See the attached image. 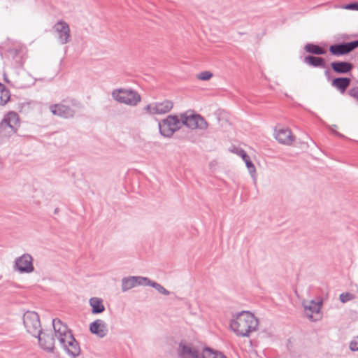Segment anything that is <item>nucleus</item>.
Returning <instances> with one entry per match:
<instances>
[{
    "mask_svg": "<svg viewBox=\"0 0 358 358\" xmlns=\"http://www.w3.org/2000/svg\"><path fill=\"white\" fill-rule=\"evenodd\" d=\"M343 8L346 10H358V3H352L346 4L343 6Z\"/></svg>",
    "mask_w": 358,
    "mask_h": 358,
    "instance_id": "obj_31",
    "label": "nucleus"
},
{
    "mask_svg": "<svg viewBox=\"0 0 358 358\" xmlns=\"http://www.w3.org/2000/svg\"><path fill=\"white\" fill-rule=\"evenodd\" d=\"M89 305L91 307V313L93 315L101 314L105 311L103 300L101 298L94 296L89 299Z\"/></svg>",
    "mask_w": 358,
    "mask_h": 358,
    "instance_id": "obj_18",
    "label": "nucleus"
},
{
    "mask_svg": "<svg viewBox=\"0 0 358 358\" xmlns=\"http://www.w3.org/2000/svg\"><path fill=\"white\" fill-rule=\"evenodd\" d=\"M302 305L304 308L305 314L309 320H317V318H313V315L320 313L322 302L319 300H303Z\"/></svg>",
    "mask_w": 358,
    "mask_h": 358,
    "instance_id": "obj_14",
    "label": "nucleus"
},
{
    "mask_svg": "<svg viewBox=\"0 0 358 358\" xmlns=\"http://www.w3.org/2000/svg\"><path fill=\"white\" fill-rule=\"evenodd\" d=\"M339 298L342 303H345L351 299V296L348 293H343L340 295Z\"/></svg>",
    "mask_w": 358,
    "mask_h": 358,
    "instance_id": "obj_32",
    "label": "nucleus"
},
{
    "mask_svg": "<svg viewBox=\"0 0 358 358\" xmlns=\"http://www.w3.org/2000/svg\"><path fill=\"white\" fill-rule=\"evenodd\" d=\"M149 278L143 276H128L121 280V289L123 292H127L138 286H146Z\"/></svg>",
    "mask_w": 358,
    "mask_h": 358,
    "instance_id": "obj_12",
    "label": "nucleus"
},
{
    "mask_svg": "<svg viewBox=\"0 0 358 358\" xmlns=\"http://www.w3.org/2000/svg\"><path fill=\"white\" fill-rule=\"evenodd\" d=\"M350 79L346 78H336L332 81V85L338 90L343 92L350 84Z\"/></svg>",
    "mask_w": 358,
    "mask_h": 358,
    "instance_id": "obj_21",
    "label": "nucleus"
},
{
    "mask_svg": "<svg viewBox=\"0 0 358 358\" xmlns=\"http://www.w3.org/2000/svg\"><path fill=\"white\" fill-rule=\"evenodd\" d=\"M3 76H4V80H5L6 82H8V80H7V78H6V74H4V75H3Z\"/></svg>",
    "mask_w": 358,
    "mask_h": 358,
    "instance_id": "obj_35",
    "label": "nucleus"
},
{
    "mask_svg": "<svg viewBox=\"0 0 358 358\" xmlns=\"http://www.w3.org/2000/svg\"><path fill=\"white\" fill-rule=\"evenodd\" d=\"M207 358H227L224 354L219 351H215L209 348Z\"/></svg>",
    "mask_w": 358,
    "mask_h": 358,
    "instance_id": "obj_28",
    "label": "nucleus"
},
{
    "mask_svg": "<svg viewBox=\"0 0 358 358\" xmlns=\"http://www.w3.org/2000/svg\"><path fill=\"white\" fill-rule=\"evenodd\" d=\"M90 331L98 338L105 337L108 331L107 324L101 319H97L90 324Z\"/></svg>",
    "mask_w": 358,
    "mask_h": 358,
    "instance_id": "obj_17",
    "label": "nucleus"
},
{
    "mask_svg": "<svg viewBox=\"0 0 358 358\" xmlns=\"http://www.w3.org/2000/svg\"><path fill=\"white\" fill-rule=\"evenodd\" d=\"M19 127L18 115L13 111L8 113L0 122V139H7L16 134Z\"/></svg>",
    "mask_w": 358,
    "mask_h": 358,
    "instance_id": "obj_4",
    "label": "nucleus"
},
{
    "mask_svg": "<svg viewBox=\"0 0 358 358\" xmlns=\"http://www.w3.org/2000/svg\"><path fill=\"white\" fill-rule=\"evenodd\" d=\"M356 46H330V51L333 55L340 56L349 53Z\"/></svg>",
    "mask_w": 358,
    "mask_h": 358,
    "instance_id": "obj_19",
    "label": "nucleus"
},
{
    "mask_svg": "<svg viewBox=\"0 0 358 358\" xmlns=\"http://www.w3.org/2000/svg\"><path fill=\"white\" fill-rule=\"evenodd\" d=\"M336 125H331L329 129L331 130V131L334 134H335L336 136H339V137H344V136L341 134H340L339 132L336 131Z\"/></svg>",
    "mask_w": 358,
    "mask_h": 358,
    "instance_id": "obj_34",
    "label": "nucleus"
},
{
    "mask_svg": "<svg viewBox=\"0 0 358 358\" xmlns=\"http://www.w3.org/2000/svg\"><path fill=\"white\" fill-rule=\"evenodd\" d=\"M182 124L192 130H206L208 124L206 120L199 114L185 113L181 114Z\"/></svg>",
    "mask_w": 358,
    "mask_h": 358,
    "instance_id": "obj_9",
    "label": "nucleus"
},
{
    "mask_svg": "<svg viewBox=\"0 0 358 358\" xmlns=\"http://www.w3.org/2000/svg\"><path fill=\"white\" fill-rule=\"evenodd\" d=\"M274 137L279 143L285 145H290L294 140L291 130L285 127H276Z\"/></svg>",
    "mask_w": 358,
    "mask_h": 358,
    "instance_id": "obj_15",
    "label": "nucleus"
},
{
    "mask_svg": "<svg viewBox=\"0 0 358 358\" xmlns=\"http://www.w3.org/2000/svg\"><path fill=\"white\" fill-rule=\"evenodd\" d=\"M245 166L248 169V171L251 176V178L253 179L254 182H255L257 180V171L256 168L254 165V164L252 162L250 156L248 155L247 158L243 159Z\"/></svg>",
    "mask_w": 358,
    "mask_h": 358,
    "instance_id": "obj_22",
    "label": "nucleus"
},
{
    "mask_svg": "<svg viewBox=\"0 0 358 358\" xmlns=\"http://www.w3.org/2000/svg\"><path fill=\"white\" fill-rule=\"evenodd\" d=\"M304 62L310 66L318 67L324 66V63L322 58L314 56H307L304 58Z\"/></svg>",
    "mask_w": 358,
    "mask_h": 358,
    "instance_id": "obj_23",
    "label": "nucleus"
},
{
    "mask_svg": "<svg viewBox=\"0 0 358 358\" xmlns=\"http://www.w3.org/2000/svg\"><path fill=\"white\" fill-rule=\"evenodd\" d=\"M350 349L352 351H358V336L354 337L350 343Z\"/></svg>",
    "mask_w": 358,
    "mask_h": 358,
    "instance_id": "obj_30",
    "label": "nucleus"
},
{
    "mask_svg": "<svg viewBox=\"0 0 358 358\" xmlns=\"http://www.w3.org/2000/svg\"><path fill=\"white\" fill-rule=\"evenodd\" d=\"M345 38L348 39V36H344Z\"/></svg>",
    "mask_w": 358,
    "mask_h": 358,
    "instance_id": "obj_36",
    "label": "nucleus"
},
{
    "mask_svg": "<svg viewBox=\"0 0 358 358\" xmlns=\"http://www.w3.org/2000/svg\"><path fill=\"white\" fill-rule=\"evenodd\" d=\"M196 77L200 80L206 81L210 80L213 77V73L208 71H202L196 74Z\"/></svg>",
    "mask_w": 358,
    "mask_h": 358,
    "instance_id": "obj_27",
    "label": "nucleus"
},
{
    "mask_svg": "<svg viewBox=\"0 0 358 358\" xmlns=\"http://www.w3.org/2000/svg\"><path fill=\"white\" fill-rule=\"evenodd\" d=\"M335 45H358V39L352 41H343L342 42H338Z\"/></svg>",
    "mask_w": 358,
    "mask_h": 358,
    "instance_id": "obj_33",
    "label": "nucleus"
},
{
    "mask_svg": "<svg viewBox=\"0 0 358 358\" xmlns=\"http://www.w3.org/2000/svg\"><path fill=\"white\" fill-rule=\"evenodd\" d=\"M52 29L60 43L67 44L71 41L70 27L64 20H58Z\"/></svg>",
    "mask_w": 358,
    "mask_h": 358,
    "instance_id": "obj_10",
    "label": "nucleus"
},
{
    "mask_svg": "<svg viewBox=\"0 0 358 358\" xmlns=\"http://www.w3.org/2000/svg\"><path fill=\"white\" fill-rule=\"evenodd\" d=\"M258 327V319L249 311L238 313L230 322L231 331L241 337H249L257 331Z\"/></svg>",
    "mask_w": 358,
    "mask_h": 358,
    "instance_id": "obj_2",
    "label": "nucleus"
},
{
    "mask_svg": "<svg viewBox=\"0 0 358 358\" xmlns=\"http://www.w3.org/2000/svg\"><path fill=\"white\" fill-rule=\"evenodd\" d=\"M332 69L338 73H347L352 69V65L348 62H334L331 64Z\"/></svg>",
    "mask_w": 358,
    "mask_h": 358,
    "instance_id": "obj_20",
    "label": "nucleus"
},
{
    "mask_svg": "<svg viewBox=\"0 0 358 358\" xmlns=\"http://www.w3.org/2000/svg\"><path fill=\"white\" fill-rule=\"evenodd\" d=\"M14 271L20 274H30L34 272V257L29 253L17 257L13 264Z\"/></svg>",
    "mask_w": 358,
    "mask_h": 358,
    "instance_id": "obj_7",
    "label": "nucleus"
},
{
    "mask_svg": "<svg viewBox=\"0 0 358 358\" xmlns=\"http://www.w3.org/2000/svg\"><path fill=\"white\" fill-rule=\"evenodd\" d=\"M41 348L49 352H52L55 348V339L50 331H41L36 336Z\"/></svg>",
    "mask_w": 358,
    "mask_h": 358,
    "instance_id": "obj_13",
    "label": "nucleus"
},
{
    "mask_svg": "<svg viewBox=\"0 0 358 358\" xmlns=\"http://www.w3.org/2000/svg\"><path fill=\"white\" fill-rule=\"evenodd\" d=\"M50 110L53 115L64 118L72 117L75 115L73 108L62 103L51 105Z\"/></svg>",
    "mask_w": 358,
    "mask_h": 358,
    "instance_id": "obj_16",
    "label": "nucleus"
},
{
    "mask_svg": "<svg viewBox=\"0 0 358 358\" xmlns=\"http://www.w3.org/2000/svg\"><path fill=\"white\" fill-rule=\"evenodd\" d=\"M182 125L181 115H168L158 123L159 133L166 138L171 137Z\"/></svg>",
    "mask_w": 358,
    "mask_h": 358,
    "instance_id": "obj_6",
    "label": "nucleus"
},
{
    "mask_svg": "<svg viewBox=\"0 0 358 358\" xmlns=\"http://www.w3.org/2000/svg\"><path fill=\"white\" fill-rule=\"evenodd\" d=\"M55 336L62 349L71 358L78 357L81 352L78 342L73 337L68 327L59 319L52 320Z\"/></svg>",
    "mask_w": 358,
    "mask_h": 358,
    "instance_id": "obj_1",
    "label": "nucleus"
},
{
    "mask_svg": "<svg viewBox=\"0 0 358 358\" xmlns=\"http://www.w3.org/2000/svg\"><path fill=\"white\" fill-rule=\"evenodd\" d=\"M112 98L120 103L129 106H136L141 101L139 93L131 88H117L111 92Z\"/></svg>",
    "mask_w": 358,
    "mask_h": 358,
    "instance_id": "obj_3",
    "label": "nucleus"
},
{
    "mask_svg": "<svg viewBox=\"0 0 358 358\" xmlns=\"http://www.w3.org/2000/svg\"><path fill=\"white\" fill-rule=\"evenodd\" d=\"M306 51L315 55H322L325 50L322 46H306Z\"/></svg>",
    "mask_w": 358,
    "mask_h": 358,
    "instance_id": "obj_26",
    "label": "nucleus"
},
{
    "mask_svg": "<svg viewBox=\"0 0 358 358\" xmlns=\"http://www.w3.org/2000/svg\"><path fill=\"white\" fill-rule=\"evenodd\" d=\"M23 324L27 333L36 336L41 331L38 315L34 311H27L23 315Z\"/></svg>",
    "mask_w": 358,
    "mask_h": 358,
    "instance_id": "obj_8",
    "label": "nucleus"
},
{
    "mask_svg": "<svg viewBox=\"0 0 358 358\" xmlns=\"http://www.w3.org/2000/svg\"><path fill=\"white\" fill-rule=\"evenodd\" d=\"M146 286H150L155 288L159 293L164 295L168 296L170 294V292L167 290L165 287H164L162 285L159 283H157L156 282L152 281L150 279H149V282H146Z\"/></svg>",
    "mask_w": 358,
    "mask_h": 358,
    "instance_id": "obj_24",
    "label": "nucleus"
},
{
    "mask_svg": "<svg viewBox=\"0 0 358 358\" xmlns=\"http://www.w3.org/2000/svg\"><path fill=\"white\" fill-rule=\"evenodd\" d=\"M231 152H233L234 153H235L237 155H238L239 157H241L243 160L245 159V158H247V157L248 156V155L245 152V151L241 148H234L231 150Z\"/></svg>",
    "mask_w": 358,
    "mask_h": 358,
    "instance_id": "obj_29",
    "label": "nucleus"
},
{
    "mask_svg": "<svg viewBox=\"0 0 358 358\" xmlns=\"http://www.w3.org/2000/svg\"><path fill=\"white\" fill-rule=\"evenodd\" d=\"M10 92L3 85L0 83V101L1 105H5L10 99Z\"/></svg>",
    "mask_w": 358,
    "mask_h": 358,
    "instance_id": "obj_25",
    "label": "nucleus"
},
{
    "mask_svg": "<svg viewBox=\"0 0 358 358\" xmlns=\"http://www.w3.org/2000/svg\"><path fill=\"white\" fill-rule=\"evenodd\" d=\"M173 108V103L169 100L161 102H152L144 107V110L149 115H162L169 113Z\"/></svg>",
    "mask_w": 358,
    "mask_h": 358,
    "instance_id": "obj_11",
    "label": "nucleus"
},
{
    "mask_svg": "<svg viewBox=\"0 0 358 358\" xmlns=\"http://www.w3.org/2000/svg\"><path fill=\"white\" fill-rule=\"evenodd\" d=\"M209 348L200 349L185 340L181 341L177 348L178 358H207Z\"/></svg>",
    "mask_w": 358,
    "mask_h": 358,
    "instance_id": "obj_5",
    "label": "nucleus"
}]
</instances>
